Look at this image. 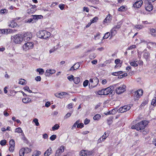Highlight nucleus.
Instances as JSON below:
<instances>
[{
  "instance_id": "f257e3e1",
  "label": "nucleus",
  "mask_w": 156,
  "mask_h": 156,
  "mask_svg": "<svg viewBox=\"0 0 156 156\" xmlns=\"http://www.w3.org/2000/svg\"><path fill=\"white\" fill-rule=\"evenodd\" d=\"M148 123V121H142L135 125L132 126L131 128L132 129H136L138 131L143 129L146 127Z\"/></svg>"
},
{
  "instance_id": "f03ea898",
  "label": "nucleus",
  "mask_w": 156,
  "mask_h": 156,
  "mask_svg": "<svg viewBox=\"0 0 156 156\" xmlns=\"http://www.w3.org/2000/svg\"><path fill=\"white\" fill-rule=\"evenodd\" d=\"M50 33L44 30H41L37 33V36L38 37L41 39H46L50 37Z\"/></svg>"
},
{
  "instance_id": "7ed1b4c3",
  "label": "nucleus",
  "mask_w": 156,
  "mask_h": 156,
  "mask_svg": "<svg viewBox=\"0 0 156 156\" xmlns=\"http://www.w3.org/2000/svg\"><path fill=\"white\" fill-rule=\"evenodd\" d=\"M14 42L16 44H20L23 41V36L22 34H18L11 37Z\"/></svg>"
},
{
  "instance_id": "20e7f679",
  "label": "nucleus",
  "mask_w": 156,
  "mask_h": 156,
  "mask_svg": "<svg viewBox=\"0 0 156 156\" xmlns=\"http://www.w3.org/2000/svg\"><path fill=\"white\" fill-rule=\"evenodd\" d=\"M89 81L90 83H91V85L90 83L89 84V87L90 88L96 87L98 85L99 81L98 79L96 77H94L92 79H90Z\"/></svg>"
},
{
  "instance_id": "39448f33",
  "label": "nucleus",
  "mask_w": 156,
  "mask_h": 156,
  "mask_svg": "<svg viewBox=\"0 0 156 156\" xmlns=\"http://www.w3.org/2000/svg\"><path fill=\"white\" fill-rule=\"evenodd\" d=\"M23 41H29L32 37V34L31 33L27 32L22 34Z\"/></svg>"
},
{
  "instance_id": "423d86ee",
  "label": "nucleus",
  "mask_w": 156,
  "mask_h": 156,
  "mask_svg": "<svg viewBox=\"0 0 156 156\" xmlns=\"http://www.w3.org/2000/svg\"><path fill=\"white\" fill-rule=\"evenodd\" d=\"M34 47V44L32 42H27L23 46V48L25 51L32 49Z\"/></svg>"
},
{
  "instance_id": "0eeeda50",
  "label": "nucleus",
  "mask_w": 156,
  "mask_h": 156,
  "mask_svg": "<svg viewBox=\"0 0 156 156\" xmlns=\"http://www.w3.org/2000/svg\"><path fill=\"white\" fill-rule=\"evenodd\" d=\"M126 86L124 85H121L120 87L116 88L115 90L117 94H119L124 92L126 90Z\"/></svg>"
},
{
  "instance_id": "6e6552de",
  "label": "nucleus",
  "mask_w": 156,
  "mask_h": 156,
  "mask_svg": "<svg viewBox=\"0 0 156 156\" xmlns=\"http://www.w3.org/2000/svg\"><path fill=\"white\" fill-rule=\"evenodd\" d=\"M143 93V90H138L135 92L133 94L134 100H138L140 97L142 95Z\"/></svg>"
},
{
  "instance_id": "1a4fd4ad",
  "label": "nucleus",
  "mask_w": 156,
  "mask_h": 156,
  "mask_svg": "<svg viewBox=\"0 0 156 156\" xmlns=\"http://www.w3.org/2000/svg\"><path fill=\"white\" fill-rule=\"evenodd\" d=\"M130 108L131 107L129 105H127L120 108L118 111L119 112L123 113L129 110Z\"/></svg>"
},
{
  "instance_id": "9d476101",
  "label": "nucleus",
  "mask_w": 156,
  "mask_h": 156,
  "mask_svg": "<svg viewBox=\"0 0 156 156\" xmlns=\"http://www.w3.org/2000/svg\"><path fill=\"white\" fill-rule=\"evenodd\" d=\"M152 5L149 2H147L145 3V8L146 10L149 12L152 11L153 9Z\"/></svg>"
},
{
  "instance_id": "9b49d317",
  "label": "nucleus",
  "mask_w": 156,
  "mask_h": 156,
  "mask_svg": "<svg viewBox=\"0 0 156 156\" xmlns=\"http://www.w3.org/2000/svg\"><path fill=\"white\" fill-rule=\"evenodd\" d=\"M64 147L63 146H61L56 151L55 156H60L61 154L64 152Z\"/></svg>"
},
{
  "instance_id": "f8f14e48",
  "label": "nucleus",
  "mask_w": 156,
  "mask_h": 156,
  "mask_svg": "<svg viewBox=\"0 0 156 156\" xmlns=\"http://www.w3.org/2000/svg\"><path fill=\"white\" fill-rule=\"evenodd\" d=\"M143 1L142 0H139L136 1L133 4V6L134 8H138L141 7L143 4Z\"/></svg>"
},
{
  "instance_id": "ddd939ff",
  "label": "nucleus",
  "mask_w": 156,
  "mask_h": 156,
  "mask_svg": "<svg viewBox=\"0 0 156 156\" xmlns=\"http://www.w3.org/2000/svg\"><path fill=\"white\" fill-rule=\"evenodd\" d=\"M120 26L119 25H117L115 27H114L111 30V36L115 35L116 33L117 30L119 28Z\"/></svg>"
},
{
  "instance_id": "4468645a",
  "label": "nucleus",
  "mask_w": 156,
  "mask_h": 156,
  "mask_svg": "<svg viewBox=\"0 0 156 156\" xmlns=\"http://www.w3.org/2000/svg\"><path fill=\"white\" fill-rule=\"evenodd\" d=\"M55 72L56 71L54 69H47L45 75L46 76H50L52 74L55 73Z\"/></svg>"
},
{
  "instance_id": "2eb2a0df",
  "label": "nucleus",
  "mask_w": 156,
  "mask_h": 156,
  "mask_svg": "<svg viewBox=\"0 0 156 156\" xmlns=\"http://www.w3.org/2000/svg\"><path fill=\"white\" fill-rule=\"evenodd\" d=\"M112 19V16L110 14L108 15L103 21V23H107L111 22Z\"/></svg>"
},
{
  "instance_id": "dca6fc26",
  "label": "nucleus",
  "mask_w": 156,
  "mask_h": 156,
  "mask_svg": "<svg viewBox=\"0 0 156 156\" xmlns=\"http://www.w3.org/2000/svg\"><path fill=\"white\" fill-rule=\"evenodd\" d=\"M104 95H107L109 94L110 93L112 94V89L110 87H108L107 88H105L104 89Z\"/></svg>"
},
{
  "instance_id": "f3484780",
  "label": "nucleus",
  "mask_w": 156,
  "mask_h": 156,
  "mask_svg": "<svg viewBox=\"0 0 156 156\" xmlns=\"http://www.w3.org/2000/svg\"><path fill=\"white\" fill-rule=\"evenodd\" d=\"M68 93L65 92H62L60 93H56L55 94V95L57 98H63V96L64 95L67 94Z\"/></svg>"
},
{
  "instance_id": "a211bd4d",
  "label": "nucleus",
  "mask_w": 156,
  "mask_h": 156,
  "mask_svg": "<svg viewBox=\"0 0 156 156\" xmlns=\"http://www.w3.org/2000/svg\"><path fill=\"white\" fill-rule=\"evenodd\" d=\"M52 150L51 147H50L44 153V156H49L51 153Z\"/></svg>"
},
{
  "instance_id": "6ab92c4d",
  "label": "nucleus",
  "mask_w": 156,
  "mask_h": 156,
  "mask_svg": "<svg viewBox=\"0 0 156 156\" xmlns=\"http://www.w3.org/2000/svg\"><path fill=\"white\" fill-rule=\"evenodd\" d=\"M89 152L87 151H81L80 152V154L82 156H87L88 155H89Z\"/></svg>"
},
{
  "instance_id": "aec40b11",
  "label": "nucleus",
  "mask_w": 156,
  "mask_h": 156,
  "mask_svg": "<svg viewBox=\"0 0 156 156\" xmlns=\"http://www.w3.org/2000/svg\"><path fill=\"white\" fill-rule=\"evenodd\" d=\"M143 56L147 61L149 60L150 55V53L148 52H145L143 55Z\"/></svg>"
},
{
  "instance_id": "412c9836",
  "label": "nucleus",
  "mask_w": 156,
  "mask_h": 156,
  "mask_svg": "<svg viewBox=\"0 0 156 156\" xmlns=\"http://www.w3.org/2000/svg\"><path fill=\"white\" fill-rule=\"evenodd\" d=\"M18 26L17 23L13 20L11 22L9 25V26L12 27L14 28Z\"/></svg>"
},
{
  "instance_id": "4be33fe9",
  "label": "nucleus",
  "mask_w": 156,
  "mask_h": 156,
  "mask_svg": "<svg viewBox=\"0 0 156 156\" xmlns=\"http://www.w3.org/2000/svg\"><path fill=\"white\" fill-rule=\"evenodd\" d=\"M23 102L24 103H27L31 102V100L30 98H23L22 100Z\"/></svg>"
},
{
  "instance_id": "5701e85b",
  "label": "nucleus",
  "mask_w": 156,
  "mask_h": 156,
  "mask_svg": "<svg viewBox=\"0 0 156 156\" xmlns=\"http://www.w3.org/2000/svg\"><path fill=\"white\" fill-rule=\"evenodd\" d=\"M73 81L75 83L78 84L80 81V78L79 77H74Z\"/></svg>"
},
{
  "instance_id": "b1692460",
  "label": "nucleus",
  "mask_w": 156,
  "mask_h": 156,
  "mask_svg": "<svg viewBox=\"0 0 156 156\" xmlns=\"http://www.w3.org/2000/svg\"><path fill=\"white\" fill-rule=\"evenodd\" d=\"M150 33L152 35L156 37V29H151L150 30Z\"/></svg>"
},
{
  "instance_id": "393cba45",
  "label": "nucleus",
  "mask_w": 156,
  "mask_h": 156,
  "mask_svg": "<svg viewBox=\"0 0 156 156\" xmlns=\"http://www.w3.org/2000/svg\"><path fill=\"white\" fill-rule=\"evenodd\" d=\"M123 73V72L122 71H119L117 72H114L112 73V75L115 76H119L120 75L122 74Z\"/></svg>"
},
{
  "instance_id": "a878e982",
  "label": "nucleus",
  "mask_w": 156,
  "mask_h": 156,
  "mask_svg": "<svg viewBox=\"0 0 156 156\" xmlns=\"http://www.w3.org/2000/svg\"><path fill=\"white\" fill-rule=\"evenodd\" d=\"M24 149L23 148H22L19 151V154L20 156H24L25 153Z\"/></svg>"
},
{
  "instance_id": "bb28decb",
  "label": "nucleus",
  "mask_w": 156,
  "mask_h": 156,
  "mask_svg": "<svg viewBox=\"0 0 156 156\" xmlns=\"http://www.w3.org/2000/svg\"><path fill=\"white\" fill-rule=\"evenodd\" d=\"M113 117L112 116L110 117L107 119V123L109 125H110L112 123V119Z\"/></svg>"
},
{
  "instance_id": "cd10ccee",
  "label": "nucleus",
  "mask_w": 156,
  "mask_h": 156,
  "mask_svg": "<svg viewBox=\"0 0 156 156\" xmlns=\"http://www.w3.org/2000/svg\"><path fill=\"white\" fill-rule=\"evenodd\" d=\"M22 148L24 149V151L25 153L27 154L30 152L31 151V150L30 148H29L27 147L25 148L23 147Z\"/></svg>"
},
{
  "instance_id": "c85d7f7f",
  "label": "nucleus",
  "mask_w": 156,
  "mask_h": 156,
  "mask_svg": "<svg viewBox=\"0 0 156 156\" xmlns=\"http://www.w3.org/2000/svg\"><path fill=\"white\" fill-rule=\"evenodd\" d=\"M36 71L38 72L40 75H42L44 72V69H42L39 68L36 69Z\"/></svg>"
},
{
  "instance_id": "c756f323",
  "label": "nucleus",
  "mask_w": 156,
  "mask_h": 156,
  "mask_svg": "<svg viewBox=\"0 0 156 156\" xmlns=\"http://www.w3.org/2000/svg\"><path fill=\"white\" fill-rule=\"evenodd\" d=\"M108 134L105 132L103 135L101 137L102 138V140H105L106 139L108 136Z\"/></svg>"
},
{
  "instance_id": "7c9ffc66",
  "label": "nucleus",
  "mask_w": 156,
  "mask_h": 156,
  "mask_svg": "<svg viewBox=\"0 0 156 156\" xmlns=\"http://www.w3.org/2000/svg\"><path fill=\"white\" fill-rule=\"evenodd\" d=\"M34 18V20H37L38 19H41L43 18V16L41 15H34L33 16Z\"/></svg>"
},
{
  "instance_id": "2f4dec72",
  "label": "nucleus",
  "mask_w": 156,
  "mask_h": 156,
  "mask_svg": "<svg viewBox=\"0 0 156 156\" xmlns=\"http://www.w3.org/2000/svg\"><path fill=\"white\" fill-rule=\"evenodd\" d=\"M41 154V151H36L33 152L32 156H37L40 155Z\"/></svg>"
},
{
  "instance_id": "473e14b6",
  "label": "nucleus",
  "mask_w": 156,
  "mask_h": 156,
  "mask_svg": "<svg viewBox=\"0 0 156 156\" xmlns=\"http://www.w3.org/2000/svg\"><path fill=\"white\" fill-rule=\"evenodd\" d=\"M9 32V30L3 29L1 30V34H7Z\"/></svg>"
},
{
  "instance_id": "72a5a7b5",
  "label": "nucleus",
  "mask_w": 156,
  "mask_h": 156,
  "mask_svg": "<svg viewBox=\"0 0 156 156\" xmlns=\"http://www.w3.org/2000/svg\"><path fill=\"white\" fill-rule=\"evenodd\" d=\"M60 126L58 124H55L54 125V126L52 127V129L53 130H57L59 129Z\"/></svg>"
},
{
  "instance_id": "f704fd0d",
  "label": "nucleus",
  "mask_w": 156,
  "mask_h": 156,
  "mask_svg": "<svg viewBox=\"0 0 156 156\" xmlns=\"http://www.w3.org/2000/svg\"><path fill=\"white\" fill-rule=\"evenodd\" d=\"M72 111L71 112H70L68 113L64 117V119H66L69 117L72 114Z\"/></svg>"
},
{
  "instance_id": "c9c22d12",
  "label": "nucleus",
  "mask_w": 156,
  "mask_h": 156,
  "mask_svg": "<svg viewBox=\"0 0 156 156\" xmlns=\"http://www.w3.org/2000/svg\"><path fill=\"white\" fill-rule=\"evenodd\" d=\"M101 117V115L99 114H96V115L93 117V119L95 120H98Z\"/></svg>"
},
{
  "instance_id": "e433bc0d",
  "label": "nucleus",
  "mask_w": 156,
  "mask_h": 156,
  "mask_svg": "<svg viewBox=\"0 0 156 156\" xmlns=\"http://www.w3.org/2000/svg\"><path fill=\"white\" fill-rule=\"evenodd\" d=\"M119 11L124 12L125 11V8L124 6H121L118 9Z\"/></svg>"
},
{
  "instance_id": "4c0bfd02",
  "label": "nucleus",
  "mask_w": 156,
  "mask_h": 156,
  "mask_svg": "<svg viewBox=\"0 0 156 156\" xmlns=\"http://www.w3.org/2000/svg\"><path fill=\"white\" fill-rule=\"evenodd\" d=\"M98 20V18L97 17H95L90 20L91 23H94L96 22Z\"/></svg>"
},
{
  "instance_id": "58836bf2",
  "label": "nucleus",
  "mask_w": 156,
  "mask_h": 156,
  "mask_svg": "<svg viewBox=\"0 0 156 156\" xmlns=\"http://www.w3.org/2000/svg\"><path fill=\"white\" fill-rule=\"evenodd\" d=\"M151 104L152 105L154 106L156 105V98L155 97H154V98L152 99Z\"/></svg>"
},
{
  "instance_id": "ea45409f",
  "label": "nucleus",
  "mask_w": 156,
  "mask_h": 156,
  "mask_svg": "<svg viewBox=\"0 0 156 156\" xmlns=\"http://www.w3.org/2000/svg\"><path fill=\"white\" fill-rule=\"evenodd\" d=\"M110 35V33L109 32H107L105 34V35L103 37V39H107L109 36Z\"/></svg>"
},
{
  "instance_id": "a19ab883",
  "label": "nucleus",
  "mask_w": 156,
  "mask_h": 156,
  "mask_svg": "<svg viewBox=\"0 0 156 156\" xmlns=\"http://www.w3.org/2000/svg\"><path fill=\"white\" fill-rule=\"evenodd\" d=\"M136 48V46L135 45H132L129 47L127 49V50H132Z\"/></svg>"
},
{
  "instance_id": "79ce46f5",
  "label": "nucleus",
  "mask_w": 156,
  "mask_h": 156,
  "mask_svg": "<svg viewBox=\"0 0 156 156\" xmlns=\"http://www.w3.org/2000/svg\"><path fill=\"white\" fill-rule=\"evenodd\" d=\"M36 8V6L35 5H32V7L30 9V11L29 12V11H28V13H29V12H31V13L33 12L34 11V10H33V9H35Z\"/></svg>"
},
{
  "instance_id": "37998d69",
  "label": "nucleus",
  "mask_w": 156,
  "mask_h": 156,
  "mask_svg": "<svg viewBox=\"0 0 156 156\" xmlns=\"http://www.w3.org/2000/svg\"><path fill=\"white\" fill-rule=\"evenodd\" d=\"M89 83V81L88 80H85L83 83V85L84 87H87Z\"/></svg>"
},
{
  "instance_id": "c03bdc74",
  "label": "nucleus",
  "mask_w": 156,
  "mask_h": 156,
  "mask_svg": "<svg viewBox=\"0 0 156 156\" xmlns=\"http://www.w3.org/2000/svg\"><path fill=\"white\" fill-rule=\"evenodd\" d=\"M15 132L18 133H21L23 132V131L20 127L16 128L15 129Z\"/></svg>"
},
{
  "instance_id": "a18cd8bd",
  "label": "nucleus",
  "mask_w": 156,
  "mask_h": 156,
  "mask_svg": "<svg viewBox=\"0 0 156 156\" xmlns=\"http://www.w3.org/2000/svg\"><path fill=\"white\" fill-rule=\"evenodd\" d=\"M57 136L56 135H53L50 137V139L52 141L55 140Z\"/></svg>"
},
{
  "instance_id": "49530a36",
  "label": "nucleus",
  "mask_w": 156,
  "mask_h": 156,
  "mask_svg": "<svg viewBox=\"0 0 156 156\" xmlns=\"http://www.w3.org/2000/svg\"><path fill=\"white\" fill-rule=\"evenodd\" d=\"M73 66L75 68V69H77L79 68L80 66V64L79 62H77Z\"/></svg>"
},
{
  "instance_id": "de8ad7c7",
  "label": "nucleus",
  "mask_w": 156,
  "mask_h": 156,
  "mask_svg": "<svg viewBox=\"0 0 156 156\" xmlns=\"http://www.w3.org/2000/svg\"><path fill=\"white\" fill-rule=\"evenodd\" d=\"M34 20H34V17L32 18L28 19L27 20V23H34Z\"/></svg>"
},
{
  "instance_id": "09e8293b",
  "label": "nucleus",
  "mask_w": 156,
  "mask_h": 156,
  "mask_svg": "<svg viewBox=\"0 0 156 156\" xmlns=\"http://www.w3.org/2000/svg\"><path fill=\"white\" fill-rule=\"evenodd\" d=\"M33 121L35 123L36 126H38L39 125V123L38 122V120L37 119H34Z\"/></svg>"
},
{
  "instance_id": "8fccbe9b",
  "label": "nucleus",
  "mask_w": 156,
  "mask_h": 156,
  "mask_svg": "<svg viewBox=\"0 0 156 156\" xmlns=\"http://www.w3.org/2000/svg\"><path fill=\"white\" fill-rule=\"evenodd\" d=\"M24 89L25 90H27L28 91L29 93H31L32 92V91L31 90H30L29 87L27 86H26V87H24Z\"/></svg>"
},
{
  "instance_id": "3c124183",
  "label": "nucleus",
  "mask_w": 156,
  "mask_h": 156,
  "mask_svg": "<svg viewBox=\"0 0 156 156\" xmlns=\"http://www.w3.org/2000/svg\"><path fill=\"white\" fill-rule=\"evenodd\" d=\"M104 89L98 90L97 92V93L99 95H104V93H103L104 92Z\"/></svg>"
},
{
  "instance_id": "603ef678",
  "label": "nucleus",
  "mask_w": 156,
  "mask_h": 156,
  "mask_svg": "<svg viewBox=\"0 0 156 156\" xmlns=\"http://www.w3.org/2000/svg\"><path fill=\"white\" fill-rule=\"evenodd\" d=\"M74 77V76L73 75H71L67 77V79L70 81H72L73 80V81Z\"/></svg>"
},
{
  "instance_id": "864d4df0",
  "label": "nucleus",
  "mask_w": 156,
  "mask_h": 156,
  "mask_svg": "<svg viewBox=\"0 0 156 156\" xmlns=\"http://www.w3.org/2000/svg\"><path fill=\"white\" fill-rule=\"evenodd\" d=\"M135 27L136 29H138L139 30L143 28L142 25H136L135 26Z\"/></svg>"
},
{
  "instance_id": "5fc2aeb1",
  "label": "nucleus",
  "mask_w": 156,
  "mask_h": 156,
  "mask_svg": "<svg viewBox=\"0 0 156 156\" xmlns=\"http://www.w3.org/2000/svg\"><path fill=\"white\" fill-rule=\"evenodd\" d=\"M6 143V140H2L0 141V144L1 145L4 146L5 145Z\"/></svg>"
},
{
  "instance_id": "6e6d98bb",
  "label": "nucleus",
  "mask_w": 156,
  "mask_h": 156,
  "mask_svg": "<svg viewBox=\"0 0 156 156\" xmlns=\"http://www.w3.org/2000/svg\"><path fill=\"white\" fill-rule=\"evenodd\" d=\"M26 80L23 79H21L20 80L19 83L22 85L24 84L25 83Z\"/></svg>"
},
{
  "instance_id": "4d7b16f0",
  "label": "nucleus",
  "mask_w": 156,
  "mask_h": 156,
  "mask_svg": "<svg viewBox=\"0 0 156 156\" xmlns=\"http://www.w3.org/2000/svg\"><path fill=\"white\" fill-rule=\"evenodd\" d=\"M15 141L13 139L9 141V146H15Z\"/></svg>"
},
{
  "instance_id": "13d9d810",
  "label": "nucleus",
  "mask_w": 156,
  "mask_h": 156,
  "mask_svg": "<svg viewBox=\"0 0 156 156\" xmlns=\"http://www.w3.org/2000/svg\"><path fill=\"white\" fill-rule=\"evenodd\" d=\"M127 76V74L126 73H124L123 74L121 75H120L118 76V78H122L123 77H125Z\"/></svg>"
},
{
  "instance_id": "bf43d9fd",
  "label": "nucleus",
  "mask_w": 156,
  "mask_h": 156,
  "mask_svg": "<svg viewBox=\"0 0 156 156\" xmlns=\"http://www.w3.org/2000/svg\"><path fill=\"white\" fill-rule=\"evenodd\" d=\"M15 146H10L9 149L10 152H13Z\"/></svg>"
},
{
  "instance_id": "052dcab7",
  "label": "nucleus",
  "mask_w": 156,
  "mask_h": 156,
  "mask_svg": "<svg viewBox=\"0 0 156 156\" xmlns=\"http://www.w3.org/2000/svg\"><path fill=\"white\" fill-rule=\"evenodd\" d=\"M131 66L134 67H136L138 66V64L135 62H131L130 63Z\"/></svg>"
},
{
  "instance_id": "680f3d73",
  "label": "nucleus",
  "mask_w": 156,
  "mask_h": 156,
  "mask_svg": "<svg viewBox=\"0 0 156 156\" xmlns=\"http://www.w3.org/2000/svg\"><path fill=\"white\" fill-rule=\"evenodd\" d=\"M148 44L151 46L154 47H156V43L154 42H150L148 43Z\"/></svg>"
},
{
  "instance_id": "e2e57ef3",
  "label": "nucleus",
  "mask_w": 156,
  "mask_h": 156,
  "mask_svg": "<svg viewBox=\"0 0 156 156\" xmlns=\"http://www.w3.org/2000/svg\"><path fill=\"white\" fill-rule=\"evenodd\" d=\"M58 7L61 10H62L64 8L65 5L64 4H60L59 5Z\"/></svg>"
},
{
  "instance_id": "0e129e2a",
  "label": "nucleus",
  "mask_w": 156,
  "mask_h": 156,
  "mask_svg": "<svg viewBox=\"0 0 156 156\" xmlns=\"http://www.w3.org/2000/svg\"><path fill=\"white\" fill-rule=\"evenodd\" d=\"M120 60L119 59H116L115 60V62L116 64L119 65L121 64L120 63Z\"/></svg>"
},
{
  "instance_id": "69168bd1",
  "label": "nucleus",
  "mask_w": 156,
  "mask_h": 156,
  "mask_svg": "<svg viewBox=\"0 0 156 156\" xmlns=\"http://www.w3.org/2000/svg\"><path fill=\"white\" fill-rule=\"evenodd\" d=\"M83 127H84V124L83 123H80V124L79 125H78L77 126V128H82Z\"/></svg>"
},
{
  "instance_id": "338daca9",
  "label": "nucleus",
  "mask_w": 156,
  "mask_h": 156,
  "mask_svg": "<svg viewBox=\"0 0 156 156\" xmlns=\"http://www.w3.org/2000/svg\"><path fill=\"white\" fill-rule=\"evenodd\" d=\"M73 104L72 103H70L69 104H68L67 105V108L68 109H70L73 108Z\"/></svg>"
},
{
  "instance_id": "774afa93",
  "label": "nucleus",
  "mask_w": 156,
  "mask_h": 156,
  "mask_svg": "<svg viewBox=\"0 0 156 156\" xmlns=\"http://www.w3.org/2000/svg\"><path fill=\"white\" fill-rule=\"evenodd\" d=\"M90 122V120L89 119H85L84 121V123L85 125H87Z\"/></svg>"
}]
</instances>
